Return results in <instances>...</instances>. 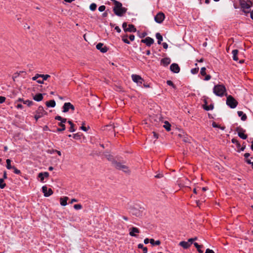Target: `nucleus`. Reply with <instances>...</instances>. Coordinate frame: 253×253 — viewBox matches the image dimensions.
I'll return each instance as SVG.
<instances>
[{"instance_id":"2eb2a0df","label":"nucleus","mask_w":253,"mask_h":253,"mask_svg":"<svg viewBox=\"0 0 253 253\" xmlns=\"http://www.w3.org/2000/svg\"><path fill=\"white\" fill-rule=\"evenodd\" d=\"M49 176V173L47 172H41L38 174L39 178H40L41 182H43L44 177H48Z\"/></svg>"},{"instance_id":"473e14b6","label":"nucleus","mask_w":253,"mask_h":253,"mask_svg":"<svg viewBox=\"0 0 253 253\" xmlns=\"http://www.w3.org/2000/svg\"><path fill=\"white\" fill-rule=\"evenodd\" d=\"M6 168L8 169H13V167L11 166V161L9 159L6 160Z\"/></svg>"},{"instance_id":"49530a36","label":"nucleus","mask_w":253,"mask_h":253,"mask_svg":"<svg viewBox=\"0 0 253 253\" xmlns=\"http://www.w3.org/2000/svg\"><path fill=\"white\" fill-rule=\"evenodd\" d=\"M105 9V6L104 5H101V6H99L98 8V10L100 12H102V11H104Z\"/></svg>"},{"instance_id":"ea45409f","label":"nucleus","mask_w":253,"mask_h":253,"mask_svg":"<svg viewBox=\"0 0 253 253\" xmlns=\"http://www.w3.org/2000/svg\"><path fill=\"white\" fill-rule=\"evenodd\" d=\"M199 71V68H195L191 69V72L193 74H197Z\"/></svg>"},{"instance_id":"603ef678","label":"nucleus","mask_w":253,"mask_h":253,"mask_svg":"<svg viewBox=\"0 0 253 253\" xmlns=\"http://www.w3.org/2000/svg\"><path fill=\"white\" fill-rule=\"evenodd\" d=\"M194 245L197 249H199V248H201L202 247V246L198 245L197 243H194Z\"/></svg>"},{"instance_id":"bb28decb","label":"nucleus","mask_w":253,"mask_h":253,"mask_svg":"<svg viewBox=\"0 0 253 253\" xmlns=\"http://www.w3.org/2000/svg\"><path fill=\"white\" fill-rule=\"evenodd\" d=\"M203 108L205 110L207 111L212 110L213 108V105H207L206 104H204L203 105Z\"/></svg>"},{"instance_id":"c03bdc74","label":"nucleus","mask_w":253,"mask_h":253,"mask_svg":"<svg viewBox=\"0 0 253 253\" xmlns=\"http://www.w3.org/2000/svg\"><path fill=\"white\" fill-rule=\"evenodd\" d=\"M122 27L124 29V30L126 32V30H127V23H126V22H124L123 24V25H122Z\"/></svg>"},{"instance_id":"9d476101","label":"nucleus","mask_w":253,"mask_h":253,"mask_svg":"<svg viewBox=\"0 0 253 253\" xmlns=\"http://www.w3.org/2000/svg\"><path fill=\"white\" fill-rule=\"evenodd\" d=\"M42 191L45 197H48L53 194V191L51 188L47 189L46 186H43L42 187Z\"/></svg>"},{"instance_id":"9b49d317","label":"nucleus","mask_w":253,"mask_h":253,"mask_svg":"<svg viewBox=\"0 0 253 253\" xmlns=\"http://www.w3.org/2000/svg\"><path fill=\"white\" fill-rule=\"evenodd\" d=\"M140 231L137 227H133L129 229V234L132 237H136V234L139 233Z\"/></svg>"},{"instance_id":"c85d7f7f","label":"nucleus","mask_w":253,"mask_h":253,"mask_svg":"<svg viewBox=\"0 0 253 253\" xmlns=\"http://www.w3.org/2000/svg\"><path fill=\"white\" fill-rule=\"evenodd\" d=\"M150 243L153 245H159L161 244V242L159 240L155 241L153 239H151L150 240Z\"/></svg>"},{"instance_id":"8fccbe9b","label":"nucleus","mask_w":253,"mask_h":253,"mask_svg":"<svg viewBox=\"0 0 253 253\" xmlns=\"http://www.w3.org/2000/svg\"><path fill=\"white\" fill-rule=\"evenodd\" d=\"M5 100V97L3 96H0V103H3Z\"/></svg>"},{"instance_id":"cd10ccee","label":"nucleus","mask_w":253,"mask_h":253,"mask_svg":"<svg viewBox=\"0 0 253 253\" xmlns=\"http://www.w3.org/2000/svg\"><path fill=\"white\" fill-rule=\"evenodd\" d=\"M170 126H171V125L168 122L166 121L165 122V125H164V127L166 128V129L167 130L169 131L170 130Z\"/></svg>"},{"instance_id":"4d7b16f0","label":"nucleus","mask_w":253,"mask_h":253,"mask_svg":"<svg viewBox=\"0 0 253 253\" xmlns=\"http://www.w3.org/2000/svg\"><path fill=\"white\" fill-rule=\"evenodd\" d=\"M162 45L165 49H167L168 48V44L166 42H163Z\"/></svg>"},{"instance_id":"39448f33","label":"nucleus","mask_w":253,"mask_h":253,"mask_svg":"<svg viewBox=\"0 0 253 253\" xmlns=\"http://www.w3.org/2000/svg\"><path fill=\"white\" fill-rule=\"evenodd\" d=\"M226 104L231 108H235L238 103L237 101L231 95H227Z\"/></svg>"},{"instance_id":"6e6552de","label":"nucleus","mask_w":253,"mask_h":253,"mask_svg":"<svg viewBox=\"0 0 253 253\" xmlns=\"http://www.w3.org/2000/svg\"><path fill=\"white\" fill-rule=\"evenodd\" d=\"M131 78L134 82L139 85L141 84L143 82V79L139 75L133 74L131 75Z\"/></svg>"},{"instance_id":"f8f14e48","label":"nucleus","mask_w":253,"mask_h":253,"mask_svg":"<svg viewBox=\"0 0 253 253\" xmlns=\"http://www.w3.org/2000/svg\"><path fill=\"white\" fill-rule=\"evenodd\" d=\"M141 42L145 43L146 45L150 46L154 43V41L152 38L150 37H147L145 39L142 40Z\"/></svg>"},{"instance_id":"e433bc0d","label":"nucleus","mask_w":253,"mask_h":253,"mask_svg":"<svg viewBox=\"0 0 253 253\" xmlns=\"http://www.w3.org/2000/svg\"><path fill=\"white\" fill-rule=\"evenodd\" d=\"M50 76L49 75L41 74V78H42L43 81L46 80Z\"/></svg>"},{"instance_id":"79ce46f5","label":"nucleus","mask_w":253,"mask_h":253,"mask_svg":"<svg viewBox=\"0 0 253 253\" xmlns=\"http://www.w3.org/2000/svg\"><path fill=\"white\" fill-rule=\"evenodd\" d=\"M41 77V74H37L34 77L32 78V80L33 81L38 80V78Z\"/></svg>"},{"instance_id":"de8ad7c7","label":"nucleus","mask_w":253,"mask_h":253,"mask_svg":"<svg viewBox=\"0 0 253 253\" xmlns=\"http://www.w3.org/2000/svg\"><path fill=\"white\" fill-rule=\"evenodd\" d=\"M167 84L173 87H174V85L173 84V83L171 81H168L167 82Z\"/></svg>"},{"instance_id":"e2e57ef3","label":"nucleus","mask_w":253,"mask_h":253,"mask_svg":"<svg viewBox=\"0 0 253 253\" xmlns=\"http://www.w3.org/2000/svg\"><path fill=\"white\" fill-rule=\"evenodd\" d=\"M16 108L17 109H22L23 108V106L21 104H17V105L16 106Z\"/></svg>"},{"instance_id":"72a5a7b5","label":"nucleus","mask_w":253,"mask_h":253,"mask_svg":"<svg viewBox=\"0 0 253 253\" xmlns=\"http://www.w3.org/2000/svg\"><path fill=\"white\" fill-rule=\"evenodd\" d=\"M23 103L27 105L28 106H31L33 105V102L29 100L23 101Z\"/></svg>"},{"instance_id":"a211bd4d","label":"nucleus","mask_w":253,"mask_h":253,"mask_svg":"<svg viewBox=\"0 0 253 253\" xmlns=\"http://www.w3.org/2000/svg\"><path fill=\"white\" fill-rule=\"evenodd\" d=\"M179 246L182 247L184 249H187L191 246V243L189 242L181 241L179 244Z\"/></svg>"},{"instance_id":"20e7f679","label":"nucleus","mask_w":253,"mask_h":253,"mask_svg":"<svg viewBox=\"0 0 253 253\" xmlns=\"http://www.w3.org/2000/svg\"><path fill=\"white\" fill-rule=\"evenodd\" d=\"M47 112L44 110L43 107L40 106L35 111L34 118L37 121L39 119L47 115Z\"/></svg>"},{"instance_id":"f704fd0d","label":"nucleus","mask_w":253,"mask_h":253,"mask_svg":"<svg viewBox=\"0 0 253 253\" xmlns=\"http://www.w3.org/2000/svg\"><path fill=\"white\" fill-rule=\"evenodd\" d=\"M5 186V183L4 182L3 179L0 178V188L3 189Z\"/></svg>"},{"instance_id":"13d9d810","label":"nucleus","mask_w":253,"mask_h":253,"mask_svg":"<svg viewBox=\"0 0 253 253\" xmlns=\"http://www.w3.org/2000/svg\"><path fill=\"white\" fill-rule=\"evenodd\" d=\"M211 76L209 75H206V77H205V81H209L211 79Z\"/></svg>"},{"instance_id":"09e8293b","label":"nucleus","mask_w":253,"mask_h":253,"mask_svg":"<svg viewBox=\"0 0 253 253\" xmlns=\"http://www.w3.org/2000/svg\"><path fill=\"white\" fill-rule=\"evenodd\" d=\"M13 169H14V172L15 173L19 174L20 173V171L14 167H13Z\"/></svg>"},{"instance_id":"69168bd1","label":"nucleus","mask_w":253,"mask_h":253,"mask_svg":"<svg viewBox=\"0 0 253 253\" xmlns=\"http://www.w3.org/2000/svg\"><path fill=\"white\" fill-rule=\"evenodd\" d=\"M143 253H147V249L146 247H144L143 249Z\"/></svg>"},{"instance_id":"0e129e2a","label":"nucleus","mask_w":253,"mask_h":253,"mask_svg":"<svg viewBox=\"0 0 253 253\" xmlns=\"http://www.w3.org/2000/svg\"><path fill=\"white\" fill-rule=\"evenodd\" d=\"M149 241H150V240H149V239H148V238H146V239H144V244H147L149 243Z\"/></svg>"},{"instance_id":"6ab92c4d","label":"nucleus","mask_w":253,"mask_h":253,"mask_svg":"<svg viewBox=\"0 0 253 253\" xmlns=\"http://www.w3.org/2000/svg\"><path fill=\"white\" fill-rule=\"evenodd\" d=\"M116 168L118 169H122L125 172H126L127 171V168L125 165H122L120 163H118L116 165Z\"/></svg>"},{"instance_id":"f03ea898","label":"nucleus","mask_w":253,"mask_h":253,"mask_svg":"<svg viewBox=\"0 0 253 253\" xmlns=\"http://www.w3.org/2000/svg\"><path fill=\"white\" fill-rule=\"evenodd\" d=\"M239 4L242 11L246 15L250 13V9L253 6V4L250 0H240Z\"/></svg>"},{"instance_id":"f3484780","label":"nucleus","mask_w":253,"mask_h":253,"mask_svg":"<svg viewBox=\"0 0 253 253\" xmlns=\"http://www.w3.org/2000/svg\"><path fill=\"white\" fill-rule=\"evenodd\" d=\"M68 197L66 196L62 197L60 198V204L62 206H65L67 205V201Z\"/></svg>"},{"instance_id":"58836bf2","label":"nucleus","mask_w":253,"mask_h":253,"mask_svg":"<svg viewBox=\"0 0 253 253\" xmlns=\"http://www.w3.org/2000/svg\"><path fill=\"white\" fill-rule=\"evenodd\" d=\"M206 69L205 67H202L201 69L200 74L202 76H205L206 75Z\"/></svg>"},{"instance_id":"c9c22d12","label":"nucleus","mask_w":253,"mask_h":253,"mask_svg":"<svg viewBox=\"0 0 253 253\" xmlns=\"http://www.w3.org/2000/svg\"><path fill=\"white\" fill-rule=\"evenodd\" d=\"M96 4L94 3H91L89 6V8L91 11H94L96 8Z\"/></svg>"},{"instance_id":"4468645a","label":"nucleus","mask_w":253,"mask_h":253,"mask_svg":"<svg viewBox=\"0 0 253 253\" xmlns=\"http://www.w3.org/2000/svg\"><path fill=\"white\" fill-rule=\"evenodd\" d=\"M96 48L99 50L102 53H105L107 51V48L106 46H103V44L102 43H99L96 45Z\"/></svg>"},{"instance_id":"393cba45","label":"nucleus","mask_w":253,"mask_h":253,"mask_svg":"<svg viewBox=\"0 0 253 253\" xmlns=\"http://www.w3.org/2000/svg\"><path fill=\"white\" fill-rule=\"evenodd\" d=\"M233 54V59L235 61H237L238 58L237 57V54L238 53V50L237 49H234L232 52Z\"/></svg>"},{"instance_id":"dca6fc26","label":"nucleus","mask_w":253,"mask_h":253,"mask_svg":"<svg viewBox=\"0 0 253 253\" xmlns=\"http://www.w3.org/2000/svg\"><path fill=\"white\" fill-rule=\"evenodd\" d=\"M170 62H171V60L170 59V58H164L161 60V65H162L164 66H167L169 64H170Z\"/></svg>"},{"instance_id":"37998d69","label":"nucleus","mask_w":253,"mask_h":253,"mask_svg":"<svg viewBox=\"0 0 253 253\" xmlns=\"http://www.w3.org/2000/svg\"><path fill=\"white\" fill-rule=\"evenodd\" d=\"M84 123H83V124L82 126L81 127V129L82 130H83V131H86L89 127L88 126L87 127H86L84 126Z\"/></svg>"},{"instance_id":"bf43d9fd","label":"nucleus","mask_w":253,"mask_h":253,"mask_svg":"<svg viewBox=\"0 0 253 253\" xmlns=\"http://www.w3.org/2000/svg\"><path fill=\"white\" fill-rule=\"evenodd\" d=\"M115 29L117 31L118 33H120L121 31V29L118 26H116L115 28Z\"/></svg>"},{"instance_id":"864d4df0","label":"nucleus","mask_w":253,"mask_h":253,"mask_svg":"<svg viewBox=\"0 0 253 253\" xmlns=\"http://www.w3.org/2000/svg\"><path fill=\"white\" fill-rule=\"evenodd\" d=\"M205 253H214V251L212 250L207 249Z\"/></svg>"},{"instance_id":"423d86ee","label":"nucleus","mask_w":253,"mask_h":253,"mask_svg":"<svg viewBox=\"0 0 253 253\" xmlns=\"http://www.w3.org/2000/svg\"><path fill=\"white\" fill-rule=\"evenodd\" d=\"M71 109L72 111L75 110L74 106L70 102L65 103L63 106V112L66 113Z\"/></svg>"},{"instance_id":"5701e85b","label":"nucleus","mask_w":253,"mask_h":253,"mask_svg":"<svg viewBox=\"0 0 253 253\" xmlns=\"http://www.w3.org/2000/svg\"><path fill=\"white\" fill-rule=\"evenodd\" d=\"M136 31V28L133 25L129 24L128 25L126 32H135Z\"/></svg>"},{"instance_id":"b1692460","label":"nucleus","mask_w":253,"mask_h":253,"mask_svg":"<svg viewBox=\"0 0 253 253\" xmlns=\"http://www.w3.org/2000/svg\"><path fill=\"white\" fill-rule=\"evenodd\" d=\"M66 122H60L59 124H58V126H59L61 128H57V130L58 131H63L64 130H65L66 129V127H65V126L64 125V123H65Z\"/></svg>"},{"instance_id":"a18cd8bd","label":"nucleus","mask_w":253,"mask_h":253,"mask_svg":"<svg viewBox=\"0 0 253 253\" xmlns=\"http://www.w3.org/2000/svg\"><path fill=\"white\" fill-rule=\"evenodd\" d=\"M122 40H123V41L124 42H125V43H127V44H129V43H130V42H129V41H128V40L127 39V38H126V37H123L122 38Z\"/></svg>"},{"instance_id":"2f4dec72","label":"nucleus","mask_w":253,"mask_h":253,"mask_svg":"<svg viewBox=\"0 0 253 253\" xmlns=\"http://www.w3.org/2000/svg\"><path fill=\"white\" fill-rule=\"evenodd\" d=\"M55 119L56 120L60 121V122H66L67 119L65 118H63L61 116H58L55 117Z\"/></svg>"},{"instance_id":"c756f323","label":"nucleus","mask_w":253,"mask_h":253,"mask_svg":"<svg viewBox=\"0 0 253 253\" xmlns=\"http://www.w3.org/2000/svg\"><path fill=\"white\" fill-rule=\"evenodd\" d=\"M68 123L70 125V127L69 129L70 131L72 132H74L75 131V129L74 128V125L73 124V123L71 121H68Z\"/></svg>"},{"instance_id":"a878e982","label":"nucleus","mask_w":253,"mask_h":253,"mask_svg":"<svg viewBox=\"0 0 253 253\" xmlns=\"http://www.w3.org/2000/svg\"><path fill=\"white\" fill-rule=\"evenodd\" d=\"M156 37L158 39V43L160 44L163 41V37L160 33H158L156 34Z\"/></svg>"},{"instance_id":"6e6d98bb","label":"nucleus","mask_w":253,"mask_h":253,"mask_svg":"<svg viewBox=\"0 0 253 253\" xmlns=\"http://www.w3.org/2000/svg\"><path fill=\"white\" fill-rule=\"evenodd\" d=\"M134 36L133 35H130L129 36V40L131 41H133L134 40Z\"/></svg>"},{"instance_id":"7c9ffc66","label":"nucleus","mask_w":253,"mask_h":253,"mask_svg":"<svg viewBox=\"0 0 253 253\" xmlns=\"http://www.w3.org/2000/svg\"><path fill=\"white\" fill-rule=\"evenodd\" d=\"M55 119L56 120L60 121V122H66L67 119L65 118H63L61 116H58L55 117Z\"/></svg>"},{"instance_id":"1a4fd4ad","label":"nucleus","mask_w":253,"mask_h":253,"mask_svg":"<svg viewBox=\"0 0 253 253\" xmlns=\"http://www.w3.org/2000/svg\"><path fill=\"white\" fill-rule=\"evenodd\" d=\"M236 131L238 132V136L243 139H246L247 138V135L245 134L246 130L241 127H237Z\"/></svg>"},{"instance_id":"338daca9","label":"nucleus","mask_w":253,"mask_h":253,"mask_svg":"<svg viewBox=\"0 0 253 253\" xmlns=\"http://www.w3.org/2000/svg\"><path fill=\"white\" fill-rule=\"evenodd\" d=\"M250 156V153H246L244 154V157L246 158H248L249 156Z\"/></svg>"},{"instance_id":"774afa93","label":"nucleus","mask_w":253,"mask_h":253,"mask_svg":"<svg viewBox=\"0 0 253 253\" xmlns=\"http://www.w3.org/2000/svg\"><path fill=\"white\" fill-rule=\"evenodd\" d=\"M250 13L251 18L252 19V20H253V9L252 11H250Z\"/></svg>"},{"instance_id":"3c124183","label":"nucleus","mask_w":253,"mask_h":253,"mask_svg":"<svg viewBox=\"0 0 253 253\" xmlns=\"http://www.w3.org/2000/svg\"><path fill=\"white\" fill-rule=\"evenodd\" d=\"M232 142L233 143L236 144L238 146H240V144L239 143L238 141L235 139H232Z\"/></svg>"},{"instance_id":"ddd939ff","label":"nucleus","mask_w":253,"mask_h":253,"mask_svg":"<svg viewBox=\"0 0 253 253\" xmlns=\"http://www.w3.org/2000/svg\"><path fill=\"white\" fill-rule=\"evenodd\" d=\"M170 70L174 73H178L180 71V68L178 64L173 63L170 66Z\"/></svg>"},{"instance_id":"a19ab883","label":"nucleus","mask_w":253,"mask_h":253,"mask_svg":"<svg viewBox=\"0 0 253 253\" xmlns=\"http://www.w3.org/2000/svg\"><path fill=\"white\" fill-rule=\"evenodd\" d=\"M74 208L77 210H81L82 208V206L81 204H76L74 206Z\"/></svg>"},{"instance_id":"4c0bfd02","label":"nucleus","mask_w":253,"mask_h":253,"mask_svg":"<svg viewBox=\"0 0 253 253\" xmlns=\"http://www.w3.org/2000/svg\"><path fill=\"white\" fill-rule=\"evenodd\" d=\"M212 126L213 127H218V128H220L222 130H223L224 129V127H221V126H219L215 122H213L212 124Z\"/></svg>"},{"instance_id":"4be33fe9","label":"nucleus","mask_w":253,"mask_h":253,"mask_svg":"<svg viewBox=\"0 0 253 253\" xmlns=\"http://www.w3.org/2000/svg\"><path fill=\"white\" fill-rule=\"evenodd\" d=\"M238 115L239 117H241V120L243 121H245L246 120L247 117L246 115L242 111H238L237 112Z\"/></svg>"},{"instance_id":"0eeeda50","label":"nucleus","mask_w":253,"mask_h":253,"mask_svg":"<svg viewBox=\"0 0 253 253\" xmlns=\"http://www.w3.org/2000/svg\"><path fill=\"white\" fill-rule=\"evenodd\" d=\"M165 18V14L162 12H159L155 17V21L158 23H161Z\"/></svg>"},{"instance_id":"5fc2aeb1","label":"nucleus","mask_w":253,"mask_h":253,"mask_svg":"<svg viewBox=\"0 0 253 253\" xmlns=\"http://www.w3.org/2000/svg\"><path fill=\"white\" fill-rule=\"evenodd\" d=\"M197 240V238H190L188 240V242H189L190 243H191V245L192 244L193 241H195Z\"/></svg>"},{"instance_id":"052dcab7","label":"nucleus","mask_w":253,"mask_h":253,"mask_svg":"<svg viewBox=\"0 0 253 253\" xmlns=\"http://www.w3.org/2000/svg\"><path fill=\"white\" fill-rule=\"evenodd\" d=\"M37 82L39 84H43L44 83V81H43V80H37Z\"/></svg>"},{"instance_id":"412c9836","label":"nucleus","mask_w":253,"mask_h":253,"mask_svg":"<svg viewBox=\"0 0 253 253\" xmlns=\"http://www.w3.org/2000/svg\"><path fill=\"white\" fill-rule=\"evenodd\" d=\"M33 99L36 101H41L43 99V95L41 93L37 94L34 96Z\"/></svg>"},{"instance_id":"7ed1b4c3","label":"nucleus","mask_w":253,"mask_h":253,"mask_svg":"<svg viewBox=\"0 0 253 253\" xmlns=\"http://www.w3.org/2000/svg\"><path fill=\"white\" fill-rule=\"evenodd\" d=\"M114 2L113 10L116 15L121 16L126 12V8L122 6V4L120 2L115 0Z\"/></svg>"},{"instance_id":"f257e3e1","label":"nucleus","mask_w":253,"mask_h":253,"mask_svg":"<svg viewBox=\"0 0 253 253\" xmlns=\"http://www.w3.org/2000/svg\"><path fill=\"white\" fill-rule=\"evenodd\" d=\"M213 93L219 97L227 96L226 88L222 84H218L215 85L213 88Z\"/></svg>"},{"instance_id":"680f3d73","label":"nucleus","mask_w":253,"mask_h":253,"mask_svg":"<svg viewBox=\"0 0 253 253\" xmlns=\"http://www.w3.org/2000/svg\"><path fill=\"white\" fill-rule=\"evenodd\" d=\"M144 247L143 245L142 244H139L138 245V248L139 249H142Z\"/></svg>"},{"instance_id":"aec40b11","label":"nucleus","mask_w":253,"mask_h":253,"mask_svg":"<svg viewBox=\"0 0 253 253\" xmlns=\"http://www.w3.org/2000/svg\"><path fill=\"white\" fill-rule=\"evenodd\" d=\"M45 104L47 107H54L56 105L55 101L54 100H50L46 101Z\"/></svg>"}]
</instances>
